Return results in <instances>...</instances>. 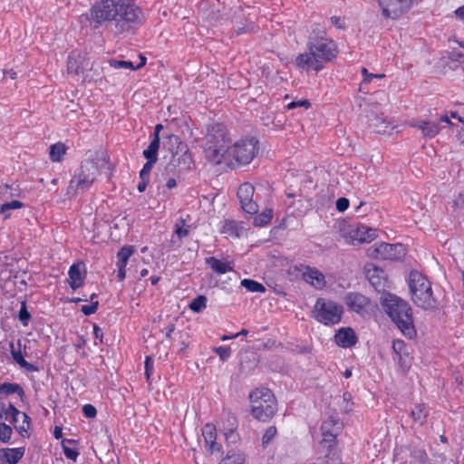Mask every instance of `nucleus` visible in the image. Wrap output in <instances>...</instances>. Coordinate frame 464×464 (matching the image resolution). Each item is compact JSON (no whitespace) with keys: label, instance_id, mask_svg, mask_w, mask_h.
I'll list each match as a JSON object with an SVG mask.
<instances>
[{"label":"nucleus","instance_id":"nucleus-1","mask_svg":"<svg viewBox=\"0 0 464 464\" xmlns=\"http://www.w3.org/2000/svg\"><path fill=\"white\" fill-rule=\"evenodd\" d=\"M83 15L94 28L113 22L116 34H124L140 24L141 11L133 0H100Z\"/></svg>","mask_w":464,"mask_h":464},{"label":"nucleus","instance_id":"nucleus-2","mask_svg":"<svg viewBox=\"0 0 464 464\" xmlns=\"http://www.w3.org/2000/svg\"><path fill=\"white\" fill-rule=\"evenodd\" d=\"M381 304L386 314L406 337L411 339L416 335L411 308L406 301L395 295L384 293L382 295Z\"/></svg>","mask_w":464,"mask_h":464},{"label":"nucleus","instance_id":"nucleus-3","mask_svg":"<svg viewBox=\"0 0 464 464\" xmlns=\"http://www.w3.org/2000/svg\"><path fill=\"white\" fill-rule=\"evenodd\" d=\"M204 146L205 156L214 164L227 163L231 147L227 129L222 124H214L208 129Z\"/></svg>","mask_w":464,"mask_h":464},{"label":"nucleus","instance_id":"nucleus-4","mask_svg":"<svg viewBox=\"0 0 464 464\" xmlns=\"http://www.w3.org/2000/svg\"><path fill=\"white\" fill-rule=\"evenodd\" d=\"M163 149L170 153L166 167L168 171L181 172L191 169L193 160L188 146L177 135H169L163 142Z\"/></svg>","mask_w":464,"mask_h":464},{"label":"nucleus","instance_id":"nucleus-5","mask_svg":"<svg viewBox=\"0 0 464 464\" xmlns=\"http://www.w3.org/2000/svg\"><path fill=\"white\" fill-rule=\"evenodd\" d=\"M408 284L411 300L417 306L425 310L436 307L437 301L433 296L431 284L426 276L418 271H411Z\"/></svg>","mask_w":464,"mask_h":464},{"label":"nucleus","instance_id":"nucleus-6","mask_svg":"<svg viewBox=\"0 0 464 464\" xmlns=\"http://www.w3.org/2000/svg\"><path fill=\"white\" fill-rule=\"evenodd\" d=\"M251 413L261 421L271 419L276 411V401L273 392L267 388H256L249 394Z\"/></svg>","mask_w":464,"mask_h":464},{"label":"nucleus","instance_id":"nucleus-7","mask_svg":"<svg viewBox=\"0 0 464 464\" xmlns=\"http://www.w3.org/2000/svg\"><path fill=\"white\" fill-rule=\"evenodd\" d=\"M259 141L255 137L240 139L231 144L227 157V164L230 167L249 164L258 154Z\"/></svg>","mask_w":464,"mask_h":464},{"label":"nucleus","instance_id":"nucleus-8","mask_svg":"<svg viewBox=\"0 0 464 464\" xmlns=\"http://www.w3.org/2000/svg\"><path fill=\"white\" fill-rule=\"evenodd\" d=\"M99 174L98 162L94 160H85L81 165L79 172L71 179L67 189L68 194H76L79 191L87 190Z\"/></svg>","mask_w":464,"mask_h":464},{"label":"nucleus","instance_id":"nucleus-9","mask_svg":"<svg viewBox=\"0 0 464 464\" xmlns=\"http://www.w3.org/2000/svg\"><path fill=\"white\" fill-rule=\"evenodd\" d=\"M343 313V306L327 298H318L314 305L313 317L324 325H334L340 323Z\"/></svg>","mask_w":464,"mask_h":464},{"label":"nucleus","instance_id":"nucleus-10","mask_svg":"<svg viewBox=\"0 0 464 464\" xmlns=\"http://www.w3.org/2000/svg\"><path fill=\"white\" fill-rule=\"evenodd\" d=\"M307 46L312 58H335L339 53L337 44L326 37L324 32H313Z\"/></svg>","mask_w":464,"mask_h":464},{"label":"nucleus","instance_id":"nucleus-11","mask_svg":"<svg viewBox=\"0 0 464 464\" xmlns=\"http://www.w3.org/2000/svg\"><path fill=\"white\" fill-rule=\"evenodd\" d=\"M342 236L348 244L356 246L373 241L377 231L363 224H349L342 228Z\"/></svg>","mask_w":464,"mask_h":464},{"label":"nucleus","instance_id":"nucleus-12","mask_svg":"<svg viewBox=\"0 0 464 464\" xmlns=\"http://www.w3.org/2000/svg\"><path fill=\"white\" fill-rule=\"evenodd\" d=\"M30 418L24 413L18 411L13 404L5 405L0 402V422L9 421L14 424L15 430L24 436L29 429Z\"/></svg>","mask_w":464,"mask_h":464},{"label":"nucleus","instance_id":"nucleus-13","mask_svg":"<svg viewBox=\"0 0 464 464\" xmlns=\"http://www.w3.org/2000/svg\"><path fill=\"white\" fill-rule=\"evenodd\" d=\"M368 256L382 260H397L404 256V247L401 244L377 243L371 246Z\"/></svg>","mask_w":464,"mask_h":464},{"label":"nucleus","instance_id":"nucleus-14","mask_svg":"<svg viewBox=\"0 0 464 464\" xmlns=\"http://www.w3.org/2000/svg\"><path fill=\"white\" fill-rule=\"evenodd\" d=\"M412 0H378L382 16L393 20L408 12Z\"/></svg>","mask_w":464,"mask_h":464},{"label":"nucleus","instance_id":"nucleus-15","mask_svg":"<svg viewBox=\"0 0 464 464\" xmlns=\"http://www.w3.org/2000/svg\"><path fill=\"white\" fill-rule=\"evenodd\" d=\"M341 429V425L338 420L334 418H329L324 420L321 426L323 439L321 440V444L327 448L328 450H332V449L335 446V439L338 435V432Z\"/></svg>","mask_w":464,"mask_h":464},{"label":"nucleus","instance_id":"nucleus-16","mask_svg":"<svg viewBox=\"0 0 464 464\" xmlns=\"http://www.w3.org/2000/svg\"><path fill=\"white\" fill-rule=\"evenodd\" d=\"M255 188L251 183H243L237 190L242 209L248 214H256L258 210L257 204L253 201Z\"/></svg>","mask_w":464,"mask_h":464},{"label":"nucleus","instance_id":"nucleus-17","mask_svg":"<svg viewBox=\"0 0 464 464\" xmlns=\"http://www.w3.org/2000/svg\"><path fill=\"white\" fill-rule=\"evenodd\" d=\"M344 301L351 311L360 314H363L371 307L370 299L359 293L347 294Z\"/></svg>","mask_w":464,"mask_h":464},{"label":"nucleus","instance_id":"nucleus-18","mask_svg":"<svg viewBox=\"0 0 464 464\" xmlns=\"http://www.w3.org/2000/svg\"><path fill=\"white\" fill-rule=\"evenodd\" d=\"M303 278L317 290H322L326 285L324 274L314 267L306 266L303 272Z\"/></svg>","mask_w":464,"mask_h":464},{"label":"nucleus","instance_id":"nucleus-19","mask_svg":"<svg viewBox=\"0 0 464 464\" xmlns=\"http://www.w3.org/2000/svg\"><path fill=\"white\" fill-rule=\"evenodd\" d=\"M202 436L205 441V447L210 453L219 452L221 447L216 442V427L211 423H207L202 428Z\"/></svg>","mask_w":464,"mask_h":464},{"label":"nucleus","instance_id":"nucleus-20","mask_svg":"<svg viewBox=\"0 0 464 464\" xmlns=\"http://www.w3.org/2000/svg\"><path fill=\"white\" fill-rule=\"evenodd\" d=\"M334 339L335 343L343 348H350L358 341L355 332L350 327L339 329L334 335Z\"/></svg>","mask_w":464,"mask_h":464},{"label":"nucleus","instance_id":"nucleus-21","mask_svg":"<svg viewBox=\"0 0 464 464\" xmlns=\"http://www.w3.org/2000/svg\"><path fill=\"white\" fill-rule=\"evenodd\" d=\"M410 126L421 130L422 135L429 139L434 138L440 131L439 123L431 121H420L411 122Z\"/></svg>","mask_w":464,"mask_h":464},{"label":"nucleus","instance_id":"nucleus-22","mask_svg":"<svg viewBox=\"0 0 464 464\" xmlns=\"http://www.w3.org/2000/svg\"><path fill=\"white\" fill-rule=\"evenodd\" d=\"M206 264L218 275H223L234 269L232 262L218 259L215 256L207 257Z\"/></svg>","mask_w":464,"mask_h":464},{"label":"nucleus","instance_id":"nucleus-23","mask_svg":"<svg viewBox=\"0 0 464 464\" xmlns=\"http://www.w3.org/2000/svg\"><path fill=\"white\" fill-rule=\"evenodd\" d=\"M24 449H2L0 450V460L8 464H16L23 458Z\"/></svg>","mask_w":464,"mask_h":464},{"label":"nucleus","instance_id":"nucleus-24","mask_svg":"<svg viewBox=\"0 0 464 464\" xmlns=\"http://www.w3.org/2000/svg\"><path fill=\"white\" fill-rule=\"evenodd\" d=\"M68 275L69 285L73 290L77 289L82 285L83 276L81 272V267L79 264L72 265L69 268Z\"/></svg>","mask_w":464,"mask_h":464},{"label":"nucleus","instance_id":"nucleus-25","mask_svg":"<svg viewBox=\"0 0 464 464\" xmlns=\"http://www.w3.org/2000/svg\"><path fill=\"white\" fill-rule=\"evenodd\" d=\"M147 60H140L139 63H134L131 61L126 60H108L109 65L114 69H130L138 70L146 64Z\"/></svg>","mask_w":464,"mask_h":464},{"label":"nucleus","instance_id":"nucleus-26","mask_svg":"<svg viewBox=\"0 0 464 464\" xmlns=\"http://www.w3.org/2000/svg\"><path fill=\"white\" fill-rule=\"evenodd\" d=\"M16 393L20 397L24 395V389L17 383L5 382L0 384V399Z\"/></svg>","mask_w":464,"mask_h":464},{"label":"nucleus","instance_id":"nucleus-27","mask_svg":"<svg viewBox=\"0 0 464 464\" xmlns=\"http://www.w3.org/2000/svg\"><path fill=\"white\" fill-rule=\"evenodd\" d=\"M295 65L302 71L318 72L324 68L323 60H295Z\"/></svg>","mask_w":464,"mask_h":464},{"label":"nucleus","instance_id":"nucleus-28","mask_svg":"<svg viewBox=\"0 0 464 464\" xmlns=\"http://www.w3.org/2000/svg\"><path fill=\"white\" fill-rule=\"evenodd\" d=\"M150 145L146 150H143V156L146 160H158V150L160 149V139L157 135L151 137Z\"/></svg>","mask_w":464,"mask_h":464},{"label":"nucleus","instance_id":"nucleus-29","mask_svg":"<svg viewBox=\"0 0 464 464\" xmlns=\"http://www.w3.org/2000/svg\"><path fill=\"white\" fill-rule=\"evenodd\" d=\"M67 147L63 142H57L50 147L49 156L53 162L62 161L67 151Z\"/></svg>","mask_w":464,"mask_h":464},{"label":"nucleus","instance_id":"nucleus-30","mask_svg":"<svg viewBox=\"0 0 464 464\" xmlns=\"http://www.w3.org/2000/svg\"><path fill=\"white\" fill-rule=\"evenodd\" d=\"M11 353L13 356V359L22 367L24 368L30 372L36 371V367H34L32 363H29L27 361L24 360L23 357L21 352L18 350H15L14 342H10L9 343Z\"/></svg>","mask_w":464,"mask_h":464},{"label":"nucleus","instance_id":"nucleus-31","mask_svg":"<svg viewBox=\"0 0 464 464\" xmlns=\"http://www.w3.org/2000/svg\"><path fill=\"white\" fill-rule=\"evenodd\" d=\"M24 204L19 200H12L9 202H5L0 207V213L4 216L5 219L10 218V211L14 209L22 208Z\"/></svg>","mask_w":464,"mask_h":464},{"label":"nucleus","instance_id":"nucleus-32","mask_svg":"<svg viewBox=\"0 0 464 464\" xmlns=\"http://www.w3.org/2000/svg\"><path fill=\"white\" fill-rule=\"evenodd\" d=\"M273 218V210L266 208L259 215L256 216L253 219V225L255 227H263L267 225Z\"/></svg>","mask_w":464,"mask_h":464},{"label":"nucleus","instance_id":"nucleus-33","mask_svg":"<svg viewBox=\"0 0 464 464\" xmlns=\"http://www.w3.org/2000/svg\"><path fill=\"white\" fill-rule=\"evenodd\" d=\"M135 249L132 246H124L117 254V265L127 266L128 260L134 253Z\"/></svg>","mask_w":464,"mask_h":464},{"label":"nucleus","instance_id":"nucleus-34","mask_svg":"<svg viewBox=\"0 0 464 464\" xmlns=\"http://www.w3.org/2000/svg\"><path fill=\"white\" fill-rule=\"evenodd\" d=\"M241 286L245 287L247 291L249 292H252V293H265L266 292V287L255 281V280H252V279H243L240 283Z\"/></svg>","mask_w":464,"mask_h":464},{"label":"nucleus","instance_id":"nucleus-35","mask_svg":"<svg viewBox=\"0 0 464 464\" xmlns=\"http://www.w3.org/2000/svg\"><path fill=\"white\" fill-rule=\"evenodd\" d=\"M174 234L179 239H182L188 236L189 226L186 225V221L183 218L179 219L174 227Z\"/></svg>","mask_w":464,"mask_h":464},{"label":"nucleus","instance_id":"nucleus-36","mask_svg":"<svg viewBox=\"0 0 464 464\" xmlns=\"http://www.w3.org/2000/svg\"><path fill=\"white\" fill-rule=\"evenodd\" d=\"M221 232L231 237H239V228L237 222L234 220H226Z\"/></svg>","mask_w":464,"mask_h":464},{"label":"nucleus","instance_id":"nucleus-37","mask_svg":"<svg viewBox=\"0 0 464 464\" xmlns=\"http://www.w3.org/2000/svg\"><path fill=\"white\" fill-rule=\"evenodd\" d=\"M188 307L191 311L195 313L201 312L203 309L207 307V297L205 295L197 296L190 302Z\"/></svg>","mask_w":464,"mask_h":464},{"label":"nucleus","instance_id":"nucleus-38","mask_svg":"<svg viewBox=\"0 0 464 464\" xmlns=\"http://www.w3.org/2000/svg\"><path fill=\"white\" fill-rule=\"evenodd\" d=\"M427 414V409L423 404L416 405L415 408L411 411L412 419L415 421H419L420 423H422L425 420Z\"/></svg>","mask_w":464,"mask_h":464},{"label":"nucleus","instance_id":"nucleus-39","mask_svg":"<svg viewBox=\"0 0 464 464\" xmlns=\"http://www.w3.org/2000/svg\"><path fill=\"white\" fill-rule=\"evenodd\" d=\"M371 125L375 128L377 132L385 133L389 129L390 123L385 119L375 117L371 120Z\"/></svg>","mask_w":464,"mask_h":464},{"label":"nucleus","instance_id":"nucleus-40","mask_svg":"<svg viewBox=\"0 0 464 464\" xmlns=\"http://www.w3.org/2000/svg\"><path fill=\"white\" fill-rule=\"evenodd\" d=\"M96 297H97L96 294H92L90 296L91 304L82 306L81 311L85 315H91V314H93L94 313H96V311L98 309V305H99V302L97 300H94Z\"/></svg>","mask_w":464,"mask_h":464},{"label":"nucleus","instance_id":"nucleus-41","mask_svg":"<svg viewBox=\"0 0 464 464\" xmlns=\"http://www.w3.org/2000/svg\"><path fill=\"white\" fill-rule=\"evenodd\" d=\"M368 273L371 272L369 271ZM382 274H383V271L378 268H374L372 275L368 274L369 280L375 288L384 286V283L381 282Z\"/></svg>","mask_w":464,"mask_h":464},{"label":"nucleus","instance_id":"nucleus-42","mask_svg":"<svg viewBox=\"0 0 464 464\" xmlns=\"http://www.w3.org/2000/svg\"><path fill=\"white\" fill-rule=\"evenodd\" d=\"M13 430L9 425H6L5 422H0V440L2 442H8L11 439Z\"/></svg>","mask_w":464,"mask_h":464},{"label":"nucleus","instance_id":"nucleus-43","mask_svg":"<svg viewBox=\"0 0 464 464\" xmlns=\"http://www.w3.org/2000/svg\"><path fill=\"white\" fill-rule=\"evenodd\" d=\"M245 459L241 454H232L223 459L220 464H244Z\"/></svg>","mask_w":464,"mask_h":464},{"label":"nucleus","instance_id":"nucleus-44","mask_svg":"<svg viewBox=\"0 0 464 464\" xmlns=\"http://www.w3.org/2000/svg\"><path fill=\"white\" fill-rule=\"evenodd\" d=\"M392 350L396 355H407L406 344L402 340H395L392 343Z\"/></svg>","mask_w":464,"mask_h":464},{"label":"nucleus","instance_id":"nucleus-45","mask_svg":"<svg viewBox=\"0 0 464 464\" xmlns=\"http://www.w3.org/2000/svg\"><path fill=\"white\" fill-rule=\"evenodd\" d=\"M156 162V160H147V162L143 165V168L140 172V179H150L151 169Z\"/></svg>","mask_w":464,"mask_h":464},{"label":"nucleus","instance_id":"nucleus-46","mask_svg":"<svg viewBox=\"0 0 464 464\" xmlns=\"http://www.w3.org/2000/svg\"><path fill=\"white\" fill-rule=\"evenodd\" d=\"M214 352L219 356L220 360L223 362L227 361L231 354V349L228 346L216 347L214 348Z\"/></svg>","mask_w":464,"mask_h":464},{"label":"nucleus","instance_id":"nucleus-47","mask_svg":"<svg viewBox=\"0 0 464 464\" xmlns=\"http://www.w3.org/2000/svg\"><path fill=\"white\" fill-rule=\"evenodd\" d=\"M63 450L65 457L73 461L77 460L79 456V451L76 449L70 448L64 444H63Z\"/></svg>","mask_w":464,"mask_h":464},{"label":"nucleus","instance_id":"nucleus-48","mask_svg":"<svg viewBox=\"0 0 464 464\" xmlns=\"http://www.w3.org/2000/svg\"><path fill=\"white\" fill-rule=\"evenodd\" d=\"M276 428L275 426L269 427L263 436V444H268L276 437Z\"/></svg>","mask_w":464,"mask_h":464},{"label":"nucleus","instance_id":"nucleus-49","mask_svg":"<svg viewBox=\"0 0 464 464\" xmlns=\"http://www.w3.org/2000/svg\"><path fill=\"white\" fill-rule=\"evenodd\" d=\"M311 106V103L308 100H301L298 102H291L286 105L287 110H293L298 107H304L308 109Z\"/></svg>","mask_w":464,"mask_h":464},{"label":"nucleus","instance_id":"nucleus-50","mask_svg":"<svg viewBox=\"0 0 464 464\" xmlns=\"http://www.w3.org/2000/svg\"><path fill=\"white\" fill-rule=\"evenodd\" d=\"M31 315L26 309L25 303L22 304L21 309L19 311V319L24 324V325H27V322L30 319Z\"/></svg>","mask_w":464,"mask_h":464},{"label":"nucleus","instance_id":"nucleus-51","mask_svg":"<svg viewBox=\"0 0 464 464\" xmlns=\"http://www.w3.org/2000/svg\"><path fill=\"white\" fill-rule=\"evenodd\" d=\"M82 412L87 418H94L97 414V411L92 404H85L82 407Z\"/></svg>","mask_w":464,"mask_h":464},{"label":"nucleus","instance_id":"nucleus-52","mask_svg":"<svg viewBox=\"0 0 464 464\" xmlns=\"http://www.w3.org/2000/svg\"><path fill=\"white\" fill-rule=\"evenodd\" d=\"M80 69L79 60H69L67 64V70L69 73L78 74Z\"/></svg>","mask_w":464,"mask_h":464},{"label":"nucleus","instance_id":"nucleus-53","mask_svg":"<svg viewBox=\"0 0 464 464\" xmlns=\"http://www.w3.org/2000/svg\"><path fill=\"white\" fill-rule=\"evenodd\" d=\"M398 363L403 371H407L410 368V362L407 355H397Z\"/></svg>","mask_w":464,"mask_h":464},{"label":"nucleus","instance_id":"nucleus-54","mask_svg":"<svg viewBox=\"0 0 464 464\" xmlns=\"http://www.w3.org/2000/svg\"><path fill=\"white\" fill-rule=\"evenodd\" d=\"M349 208V200L345 198H340L336 200V208L340 212L345 211Z\"/></svg>","mask_w":464,"mask_h":464},{"label":"nucleus","instance_id":"nucleus-55","mask_svg":"<svg viewBox=\"0 0 464 464\" xmlns=\"http://www.w3.org/2000/svg\"><path fill=\"white\" fill-rule=\"evenodd\" d=\"M362 73L364 77V82H370L373 78H382L384 76V74L369 73L365 68H362Z\"/></svg>","mask_w":464,"mask_h":464},{"label":"nucleus","instance_id":"nucleus-56","mask_svg":"<svg viewBox=\"0 0 464 464\" xmlns=\"http://www.w3.org/2000/svg\"><path fill=\"white\" fill-rule=\"evenodd\" d=\"M152 373V362L150 357L147 356L145 360V374L147 379L149 380L150 378V375Z\"/></svg>","mask_w":464,"mask_h":464},{"label":"nucleus","instance_id":"nucleus-57","mask_svg":"<svg viewBox=\"0 0 464 464\" xmlns=\"http://www.w3.org/2000/svg\"><path fill=\"white\" fill-rule=\"evenodd\" d=\"M321 464H342V460L337 456H325V459Z\"/></svg>","mask_w":464,"mask_h":464},{"label":"nucleus","instance_id":"nucleus-58","mask_svg":"<svg viewBox=\"0 0 464 464\" xmlns=\"http://www.w3.org/2000/svg\"><path fill=\"white\" fill-rule=\"evenodd\" d=\"M10 190H12L11 187H9L8 185H5L3 187H0V195L3 198H7L8 196H13L12 192H10Z\"/></svg>","mask_w":464,"mask_h":464},{"label":"nucleus","instance_id":"nucleus-59","mask_svg":"<svg viewBox=\"0 0 464 464\" xmlns=\"http://www.w3.org/2000/svg\"><path fill=\"white\" fill-rule=\"evenodd\" d=\"M118 266V279L119 281H122L126 276V266L117 265Z\"/></svg>","mask_w":464,"mask_h":464},{"label":"nucleus","instance_id":"nucleus-60","mask_svg":"<svg viewBox=\"0 0 464 464\" xmlns=\"http://www.w3.org/2000/svg\"><path fill=\"white\" fill-rule=\"evenodd\" d=\"M150 182V179H147V178H144V179H140V183L138 184V190L139 192H144L148 184Z\"/></svg>","mask_w":464,"mask_h":464},{"label":"nucleus","instance_id":"nucleus-61","mask_svg":"<svg viewBox=\"0 0 464 464\" xmlns=\"http://www.w3.org/2000/svg\"><path fill=\"white\" fill-rule=\"evenodd\" d=\"M332 24L339 29L344 28V24L342 22L341 18L338 16H332L331 17Z\"/></svg>","mask_w":464,"mask_h":464},{"label":"nucleus","instance_id":"nucleus-62","mask_svg":"<svg viewBox=\"0 0 464 464\" xmlns=\"http://www.w3.org/2000/svg\"><path fill=\"white\" fill-rule=\"evenodd\" d=\"M93 334L96 339H99L101 342H102V330L98 325L93 326Z\"/></svg>","mask_w":464,"mask_h":464},{"label":"nucleus","instance_id":"nucleus-63","mask_svg":"<svg viewBox=\"0 0 464 464\" xmlns=\"http://www.w3.org/2000/svg\"><path fill=\"white\" fill-rule=\"evenodd\" d=\"M175 331V324H169L166 327V338L170 340L171 334Z\"/></svg>","mask_w":464,"mask_h":464},{"label":"nucleus","instance_id":"nucleus-64","mask_svg":"<svg viewBox=\"0 0 464 464\" xmlns=\"http://www.w3.org/2000/svg\"><path fill=\"white\" fill-rule=\"evenodd\" d=\"M455 14L461 20H464V5L455 10Z\"/></svg>","mask_w":464,"mask_h":464}]
</instances>
